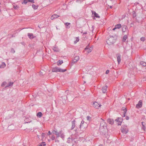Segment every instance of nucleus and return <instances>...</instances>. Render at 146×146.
Wrapping results in <instances>:
<instances>
[{
    "label": "nucleus",
    "mask_w": 146,
    "mask_h": 146,
    "mask_svg": "<svg viewBox=\"0 0 146 146\" xmlns=\"http://www.w3.org/2000/svg\"><path fill=\"white\" fill-rule=\"evenodd\" d=\"M140 64L144 66H146V63L143 62H140Z\"/></svg>",
    "instance_id": "29"
},
{
    "label": "nucleus",
    "mask_w": 146,
    "mask_h": 146,
    "mask_svg": "<svg viewBox=\"0 0 146 146\" xmlns=\"http://www.w3.org/2000/svg\"><path fill=\"white\" fill-rule=\"evenodd\" d=\"M51 134L50 131H49L48 133V134L49 135H50Z\"/></svg>",
    "instance_id": "49"
},
{
    "label": "nucleus",
    "mask_w": 146,
    "mask_h": 146,
    "mask_svg": "<svg viewBox=\"0 0 146 146\" xmlns=\"http://www.w3.org/2000/svg\"><path fill=\"white\" fill-rule=\"evenodd\" d=\"M115 121L117 122L122 121V119L121 117H118L117 119H115Z\"/></svg>",
    "instance_id": "23"
},
{
    "label": "nucleus",
    "mask_w": 146,
    "mask_h": 146,
    "mask_svg": "<svg viewBox=\"0 0 146 146\" xmlns=\"http://www.w3.org/2000/svg\"><path fill=\"white\" fill-rule=\"evenodd\" d=\"M7 82H4L2 84L1 86L2 87L6 85Z\"/></svg>",
    "instance_id": "32"
},
{
    "label": "nucleus",
    "mask_w": 146,
    "mask_h": 146,
    "mask_svg": "<svg viewBox=\"0 0 146 146\" xmlns=\"http://www.w3.org/2000/svg\"><path fill=\"white\" fill-rule=\"evenodd\" d=\"M110 7L111 8L112 7V6H110Z\"/></svg>",
    "instance_id": "57"
},
{
    "label": "nucleus",
    "mask_w": 146,
    "mask_h": 146,
    "mask_svg": "<svg viewBox=\"0 0 146 146\" xmlns=\"http://www.w3.org/2000/svg\"><path fill=\"white\" fill-rule=\"evenodd\" d=\"M122 109L124 111H125V110H127L126 108L123 107L122 108Z\"/></svg>",
    "instance_id": "42"
},
{
    "label": "nucleus",
    "mask_w": 146,
    "mask_h": 146,
    "mask_svg": "<svg viewBox=\"0 0 146 146\" xmlns=\"http://www.w3.org/2000/svg\"><path fill=\"white\" fill-rule=\"evenodd\" d=\"M83 34H87V32H85L83 33Z\"/></svg>",
    "instance_id": "50"
},
{
    "label": "nucleus",
    "mask_w": 146,
    "mask_h": 146,
    "mask_svg": "<svg viewBox=\"0 0 146 146\" xmlns=\"http://www.w3.org/2000/svg\"><path fill=\"white\" fill-rule=\"evenodd\" d=\"M121 132L125 134L127 133L128 131V128L127 126H122L121 128Z\"/></svg>",
    "instance_id": "4"
},
{
    "label": "nucleus",
    "mask_w": 146,
    "mask_h": 146,
    "mask_svg": "<svg viewBox=\"0 0 146 146\" xmlns=\"http://www.w3.org/2000/svg\"><path fill=\"white\" fill-rule=\"evenodd\" d=\"M83 132V131H82L81 132H79L81 134V133H82V132Z\"/></svg>",
    "instance_id": "55"
},
{
    "label": "nucleus",
    "mask_w": 146,
    "mask_h": 146,
    "mask_svg": "<svg viewBox=\"0 0 146 146\" xmlns=\"http://www.w3.org/2000/svg\"><path fill=\"white\" fill-rule=\"evenodd\" d=\"M59 17V16L57 14H54L51 16V20H53L54 19L58 18Z\"/></svg>",
    "instance_id": "14"
},
{
    "label": "nucleus",
    "mask_w": 146,
    "mask_h": 146,
    "mask_svg": "<svg viewBox=\"0 0 146 146\" xmlns=\"http://www.w3.org/2000/svg\"><path fill=\"white\" fill-rule=\"evenodd\" d=\"M142 128L145 130V126L144 125H143Z\"/></svg>",
    "instance_id": "47"
},
{
    "label": "nucleus",
    "mask_w": 146,
    "mask_h": 146,
    "mask_svg": "<svg viewBox=\"0 0 146 146\" xmlns=\"http://www.w3.org/2000/svg\"><path fill=\"white\" fill-rule=\"evenodd\" d=\"M32 7L34 9H37L38 7H36V5H35L34 4H33L32 5Z\"/></svg>",
    "instance_id": "31"
},
{
    "label": "nucleus",
    "mask_w": 146,
    "mask_h": 146,
    "mask_svg": "<svg viewBox=\"0 0 146 146\" xmlns=\"http://www.w3.org/2000/svg\"><path fill=\"white\" fill-rule=\"evenodd\" d=\"M28 0H24L23 1L22 3V4L23 3L25 4H26L28 2Z\"/></svg>",
    "instance_id": "33"
},
{
    "label": "nucleus",
    "mask_w": 146,
    "mask_h": 146,
    "mask_svg": "<svg viewBox=\"0 0 146 146\" xmlns=\"http://www.w3.org/2000/svg\"><path fill=\"white\" fill-rule=\"evenodd\" d=\"M142 101L141 100H140L138 104L136 105V107L137 108H139L142 107Z\"/></svg>",
    "instance_id": "8"
},
{
    "label": "nucleus",
    "mask_w": 146,
    "mask_h": 146,
    "mask_svg": "<svg viewBox=\"0 0 146 146\" xmlns=\"http://www.w3.org/2000/svg\"><path fill=\"white\" fill-rule=\"evenodd\" d=\"M93 105L94 107L97 109H98L101 106V105H100L96 102H94L93 103Z\"/></svg>",
    "instance_id": "9"
},
{
    "label": "nucleus",
    "mask_w": 146,
    "mask_h": 146,
    "mask_svg": "<svg viewBox=\"0 0 146 146\" xmlns=\"http://www.w3.org/2000/svg\"><path fill=\"white\" fill-rule=\"evenodd\" d=\"M66 99H67V96H66Z\"/></svg>",
    "instance_id": "60"
},
{
    "label": "nucleus",
    "mask_w": 146,
    "mask_h": 146,
    "mask_svg": "<svg viewBox=\"0 0 146 146\" xmlns=\"http://www.w3.org/2000/svg\"><path fill=\"white\" fill-rule=\"evenodd\" d=\"M111 1H112L113 0H110Z\"/></svg>",
    "instance_id": "63"
},
{
    "label": "nucleus",
    "mask_w": 146,
    "mask_h": 146,
    "mask_svg": "<svg viewBox=\"0 0 146 146\" xmlns=\"http://www.w3.org/2000/svg\"><path fill=\"white\" fill-rule=\"evenodd\" d=\"M109 70H108L106 71V74H108L109 73Z\"/></svg>",
    "instance_id": "43"
},
{
    "label": "nucleus",
    "mask_w": 146,
    "mask_h": 146,
    "mask_svg": "<svg viewBox=\"0 0 146 146\" xmlns=\"http://www.w3.org/2000/svg\"><path fill=\"white\" fill-rule=\"evenodd\" d=\"M42 137H44V133H42Z\"/></svg>",
    "instance_id": "46"
},
{
    "label": "nucleus",
    "mask_w": 146,
    "mask_h": 146,
    "mask_svg": "<svg viewBox=\"0 0 146 146\" xmlns=\"http://www.w3.org/2000/svg\"><path fill=\"white\" fill-rule=\"evenodd\" d=\"M94 26H92V31H93V29H94Z\"/></svg>",
    "instance_id": "54"
},
{
    "label": "nucleus",
    "mask_w": 146,
    "mask_h": 146,
    "mask_svg": "<svg viewBox=\"0 0 146 146\" xmlns=\"http://www.w3.org/2000/svg\"><path fill=\"white\" fill-rule=\"evenodd\" d=\"M28 36L30 39H32L34 38V36L32 33H28Z\"/></svg>",
    "instance_id": "16"
},
{
    "label": "nucleus",
    "mask_w": 146,
    "mask_h": 146,
    "mask_svg": "<svg viewBox=\"0 0 146 146\" xmlns=\"http://www.w3.org/2000/svg\"><path fill=\"white\" fill-rule=\"evenodd\" d=\"M107 121L108 123L111 125H113L114 122V121L112 119H108Z\"/></svg>",
    "instance_id": "10"
},
{
    "label": "nucleus",
    "mask_w": 146,
    "mask_h": 146,
    "mask_svg": "<svg viewBox=\"0 0 146 146\" xmlns=\"http://www.w3.org/2000/svg\"><path fill=\"white\" fill-rule=\"evenodd\" d=\"M121 25L120 24H117L115 26L116 29L120 28L121 27Z\"/></svg>",
    "instance_id": "24"
},
{
    "label": "nucleus",
    "mask_w": 146,
    "mask_h": 146,
    "mask_svg": "<svg viewBox=\"0 0 146 146\" xmlns=\"http://www.w3.org/2000/svg\"><path fill=\"white\" fill-rule=\"evenodd\" d=\"M127 28V27L126 26L123 25L122 27V31L123 32H124L125 31L126 29Z\"/></svg>",
    "instance_id": "18"
},
{
    "label": "nucleus",
    "mask_w": 146,
    "mask_h": 146,
    "mask_svg": "<svg viewBox=\"0 0 146 146\" xmlns=\"http://www.w3.org/2000/svg\"><path fill=\"white\" fill-rule=\"evenodd\" d=\"M84 83H86V82L85 81H84Z\"/></svg>",
    "instance_id": "61"
},
{
    "label": "nucleus",
    "mask_w": 146,
    "mask_h": 146,
    "mask_svg": "<svg viewBox=\"0 0 146 146\" xmlns=\"http://www.w3.org/2000/svg\"><path fill=\"white\" fill-rule=\"evenodd\" d=\"M116 29V27H115V28H113V29H112V30L113 31H114V30L115 29Z\"/></svg>",
    "instance_id": "53"
},
{
    "label": "nucleus",
    "mask_w": 146,
    "mask_h": 146,
    "mask_svg": "<svg viewBox=\"0 0 146 146\" xmlns=\"http://www.w3.org/2000/svg\"><path fill=\"white\" fill-rule=\"evenodd\" d=\"M11 52L13 53H14L15 52V51L13 48H11Z\"/></svg>",
    "instance_id": "34"
},
{
    "label": "nucleus",
    "mask_w": 146,
    "mask_h": 146,
    "mask_svg": "<svg viewBox=\"0 0 146 146\" xmlns=\"http://www.w3.org/2000/svg\"><path fill=\"white\" fill-rule=\"evenodd\" d=\"M53 50L54 52H59L60 51V50L58 48L57 46L56 45L54 46L53 47Z\"/></svg>",
    "instance_id": "11"
},
{
    "label": "nucleus",
    "mask_w": 146,
    "mask_h": 146,
    "mask_svg": "<svg viewBox=\"0 0 146 146\" xmlns=\"http://www.w3.org/2000/svg\"><path fill=\"white\" fill-rule=\"evenodd\" d=\"M61 131H59V132H57V131L55 130H53L52 131V133L53 134L56 135V137L57 138L60 136V134L61 133Z\"/></svg>",
    "instance_id": "6"
},
{
    "label": "nucleus",
    "mask_w": 146,
    "mask_h": 146,
    "mask_svg": "<svg viewBox=\"0 0 146 146\" xmlns=\"http://www.w3.org/2000/svg\"><path fill=\"white\" fill-rule=\"evenodd\" d=\"M79 40V37L76 38V40L74 42V43L76 44Z\"/></svg>",
    "instance_id": "28"
},
{
    "label": "nucleus",
    "mask_w": 146,
    "mask_h": 146,
    "mask_svg": "<svg viewBox=\"0 0 146 146\" xmlns=\"http://www.w3.org/2000/svg\"><path fill=\"white\" fill-rule=\"evenodd\" d=\"M141 41L144 42L145 40V38L144 37H142L140 38Z\"/></svg>",
    "instance_id": "35"
},
{
    "label": "nucleus",
    "mask_w": 146,
    "mask_h": 146,
    "mask_svg": "<svg viewBox=\"0 0 146 146\" xmlns=\"http://www.w3.org/2000/svg\"><path fill=\"white\" fill-rule=\"evenodd\" d=\"M107 86H103L102 89V91L103 93H106V91L107 89Z\"/></svg>",
    "instance_id": "12"
},
{
    "label": "nucleus",
    "mask_w": 146,
    "mask_h": 146,
    "mask_svg": "<svg viewBox=\"0 0 146 146\" xmlns=\"http://www.w3.org/2000/svg\"><path fill=\"white\" fill-rule=\"evenodd\" d=\"M70 24V23H65V25H66V27H67V26H68Z\"/></svg>",
    "instance_id": "37"
},
{
    "label": "nucleus",
    "mask_w": 146,
    "mask_h": 146,
    "mask_svg": "<svg viewBox=\"0 0 146 146\" xmlns=\"http://www.w3.org/2000/svg\"><path fill=\"white\" fill-rule=\"evenodd\" d=\"M63 63V62L62 60H59L57 62V64L59 66L61 65Z\"/></svg>",
    "instance_id": "22"
},
{
    "label": "nucleus",
    "mask_w": 146,
    "mask_h": 146,
    "mask_svg": "<svg viewBox=\"0 0 146 146\" xmlns=\"http://www.w3.org/2000/svg\"><path fill=\"white\" fill-rule=\"evenodd\" d=\"M37 116L39 117H40L42 116V113L41 112H38L37 114Z\"/></svg>",
    "instance_id": "25"
},
{
    "label": "nucleus",
    "mask_w": 146,
    "mask_h": 146,
    "mask_svg": "<svg viewBox=\"0 0 146 146\" xmlns=\"http://www.w3.org/2000/svg\"><path fill=\"white\" fill-rule=\"evenodd\" d=\"M29 2H30L32 3H35L34 0H28Z\"/></svg>",
    "instance_id": "38"
},
{
    "label": "nucleus",
    "mask_w": 146,
    "mask_h": 146,
    "mask_svg": "<svg viewBox=\"0 0 146 146\" xmlns=\"http://www.w3.org/2000/svg\"><path fill=\"white\" fill-rule=\"evenodd\" d=\"M90 48L89 45H88L85 48V50H87L88 49Z\"/></svg>",
    "instance_id": "36"
},
{
    "label": "nucleus",
    "mask_w": 146,
    "mask_h": 146,
    "mask_svg": "<svg viewBox=\"0 0 146 146\" xmlns=\"http://www.w3.org/2000/svg\"><path fill=\"white\" fill-rule=\"evenodd\" d=\"M92 50V48L91 47H90V48H88L87 50H86L88 53H89V52H91Z\"/></svg>",
    "instance_id": "27"
},
{
    "label": "nucleus",
    "mask_w": 146,
    "mask_h": 146,
    "mask_svg": "<svg viewBox=\"0 0 146 146\" xmlns=\"http://www.w3.org/2000/svg\"><path fill=\"white\" fill-rule=\"evenodd\" d=\"M14 8L15 9H17V8H18V7L17 6H14Z\"/></svg>",
    "instance_id": "48"
},
{
    "label": "nucleus",
    "mask_w": 146,
    "mask_h": 146,
    "mask_svg": "<svg viewBox=\"0 0 146 146\" xmlns=\"http://www.w3.org/2000/svg\"><path fill=\"white\" fill-rule=\"evenodd\" d=\"M143 123H144V122H142L141 123H142V126H143V125H143Z\"/></svg>",
    "instance_id": "56"
},
{
    "label": "nucleus",
    "mask_w": 146,
    "mask_h": 146,
    "mask_svg": "<svg viewBox=\"0 0 146 146\" xmlns=\"http://www.w3.org/2000/svg\"><path fill=\"white\" fill-rule=\"evenodd\" d=\"M87 119L88 120H90L91 119V117H90L89 116H87Z\"/></svg>",
    "instance_id": "41"
},
{
    "label": "nucleus",
    "mask_w": 146,
    "mask_h": 146,
    "mask_svg": "<svg viewBox=\"0 0 146 146\" xmlns=\"http://www.w3.org/2000/svg\"><path fill=\"white\" fill-rule=\"evenodd\" d=\"M69 141L68 140V141H67V142H68V143H69Z\"/></svg>",
    "instance_id": "58"
},
{
    "label": "nucleus",
    "mask_w": 146,
    "mask_h": 146,
    "mask_svg": "<svg viewBox=\"0 0 146 146\" xmlns=\"http://www.w3.org/2000/svg\"><path fill=\"white\" fill-rule=\"evenodd\" d=\"M76 130H77L76 129L75 130V131H76Z\"/></svg>",
    "instance_id": "62"
},
{
    "label": "nucleus",
    "mask_w": 146,
    "mask_h": 146,
    "mask_svg": "<svg viewBox=\"0 0 146 146\" xmlns=\"http://www.w3.org/2000/svg\"><path fill=\"white\" fill-rule=\"evenodd\" d=\"M92 14L94 15L95 17L99 18H100V17L99 16L98 14L96 13L95 11H92Z\"/></svg>",
    "instance_id": "13"
},
{
    "label": "nucleus",
    "mask_w": 146,
    "mask_h": 146,
    "mask_svg": "<svg viewBox=\"0 0 146 146\" xmlns=\"http://www.w3.org/2000/svg\"><path fill=\"white\" fill-rule=\"evenodd\" d=\"M127 110H125V111H124L123 117H125V114L127 112Z\"/></svg>",
    "instance_id": "40"
},
{
    "label": "nucleus",
    "mask_w": 146,
    "mask_h": 146,
    "mask_svg": "<svg viewBox=\"0 0 146 146\" xmlns=\"http://www.w3.org/2000/svg\"><path fill=\"white\" fill-rule=\"evenodd\" d=\"M133 17H135V13L134 12V14H133Z\"/></svg>",
    "instance_id": "52"
},
{
    "label": "nucleus",
    "mask_w": 146,
    "mask_h": 146,
    "mask_svg": "<svg viewBox=\"0 0 146 146\" xmlns=\"http://www.w3.org/2000/svg\"><path fill=\"white\" fill-rule=\"evenodd\" d=\"M102 120L100 123V127L99 128V131L102 133H106L107 130L106 123L102 118Z\"/></svg>",
    "instance_id": "1"
},
{
    "label": "nucleus",
    "mask_w": 146,
    "mask_h": 146,
    "mask_svg": "<svg viewBox=\"0 0 146 146\" xmlns=\"http://www.w3.org/2000/svg\"><path fill=\"white\" fill-rule=\"evenodd\" d=\"M127 38V35H125L122 38V41L123 42H125L126 40V39Z\"/></svg>",
    "instance_id": "19"
},
{
    "label": "nucleus",
    "mask_w": 146,
    "mask_h": 146,
    "mask_svg": "<svg viewBox=\"0 0 146 146\" xmlns=\"http://www.w3.org/2000/svg\"><path fill=\"white\" fill-rule=\"evenodd\" d=\"M85 124H86V123H84V121H82L81 123H80V125L79 127L81 129V127H83L84 125H85Z\"/></svg>",
    "instance_id": "20"
},
{
    "label": "nucleus",
    "mask_w": 146,
    "mask_h": 146,
    "mask_svg": "<svg viewBox=\"0 0 146 146\" xmlns=\"http://www.w3.org/2000/svg\"><path fill=\"white\" fill-rule=\"evenodd\" d=\"M116 41V40L113 36H110V37L107 40V44L109 45L113 44Z\"/></svg>",
    "instance_id": "2"
},
{
    "label": "nucleus",
    "mask_w": 146,
    "mask_h": 146,
    "mask_svg": "<svg viewBox=\"0 0 146 146\" xmlns=\"http://www.w3.org/2000/svg\"><path fill=\"white\" fill-rule=\"evenodd\" d=\"M51 139H52V140H54L55 139V136L54 135H52L51 137Z\"/></svg>",
    "instance_id": "39"
},
{
    "label": "nucleus",
    "mask_w": 146,
    "mask_h": 146,
    "mask_svg": "<svg viewBox=\"0 0 146 146\" xmlns=\"http://www.w3.org/2000/svg\"><path fill=\"white\" fill-rule=\"evenodd\" d=\"M75 120H74L72 122L71 130L73 129L75 127Z\"/></svg>",
    "instance_id": "17"
},
{
    "label": "nucleus",
    "mask_w": 146,
    "mask_h": 146,
    "mask_svg": "<svg viewBox=\"0 0 146 146\" xmlns=\"http://www.w3.org/2000/svg\"><path fill=\"white\" fill-rule=\"evenodd\" d=\"M60 137L64 140V134L62 133V132L61 131V133L60 134Z\"/></svg>",
    "instance_id": "26"
},
{
    "label": "nucleus",
    "mask_w": 146,
    "mask_h": 146,
    "mask_svg": "<svg viewBox=\"0 0 146 146\" xmlns=\"http://www.w3.org/2000/svg\"><path fill=\"white\" fill-rule=\"evenodd\" d=\"M116 56L117 57V60L118 62V64H120L121 60V55L119 53L117 54H116Z\"/></svg>",
    "instance_id": "7"
},
{
    "label": "nucleus",
    "mask_w": 146,
    "mask_h": 146,
    "mask_svg": "<svg viewBox=\"0 0 146 146\" xmlns=\"http://www.w3.org/2000/svg\"><path fill=\"white\" fill-rule=\"evenodd\" d=\"M13 82H10L8 84H7L5 87V88H7L8 87H11L13 86Z\"/></svg>",
    "instance_id": "15"
},
{
    "label": "nucleus",
    "mask_w": 146,
    "mask_h": 146,
    "mask_svg": "<svg viewBox=\"0 0 146 146\" xmlns=\"http://www.w3.org/2000/svg\"><path fill=\"white\" fill-rule=\"evenodd\" d=\"M66 70V69H62L60 68L56 67L52 69V71L54 72H64Z\"/></svg>",
    "instance_id": "3"
},
{
    "label": "nucleus",
    "mask_w": 146,
    "mask_h": 146,
    "mask_svg": "<svg viewBox=\"0 0 146 146\" xmlns=\"http://www.w3.org/2000/svg\"><path fill=\"white\" fill-rule=\"evenodd\" d=\"M46 144L45 142H42L41 143L40 145L39 146H46Z\"/></svg>",
    "instance_id": "30"
},
{
    "label": "nucleus",
    "mask_w": 146,
    "mask_h": 146,
    "mask_svg": "<svg viewBox=\"0 0 146 146\" xmlns=\"http://www.w3.org/2000/svg\"><path fill=\"white\" fill-rule=\"evenodd\" d=\"M79 59V57L78 56H76L75 57L74 59L72 60V62L71 63V65H72L73 64L76 63Z\"/></svg>",
    "instance_id": "5"
},
{
    "label": "nucleus",
    "mask_w": 146,
    "mask_h": 146,
    "mask_svg": "<svg viewBox=\"0 0 146 146\" xmlns=\"http://www.w3.org/2000/svg\"><path fill=\"white\" fill-rule=\"evenodd\" d=\"M68 90H66L65 92V93H68Z\"/></svg>",
    "instance_id": "51"
},
{
    "label": "nucleus",
    "mask_w": 146,
    "mask_h": 146,
    "mask_svg": "<svg viewBox=\"0 0 146 146\" xmlns=\"http://www.w3.org/2000/svg\"><path fill=\"white\" fill-rule=\"evenodd\" d=\"M5 66L6 64L4 62H3L2 63V64L0 65V68H4L5 67Z\"/></svg>",
    "instance_id": "21"
},
{
    "label": "nucleus",
    "mask_w": 146,
    "mask_h": 146,
    "mask_svg": "<svg viewBox=\"0 0 146 146\" xmlns=\"http://www.w3.org/2000/svg\"><path fill=\"white\" fill-rule=\"evenodd\" d=\"M121 122L122 121L118 122V123H117V125H121Z\"/></svg>",
    "instance_id": "44"
},
{
    "label": "nucleus",
    "mask_w": 146,
    "mask_h": 146,
    "mask_svg": "<svg viewBox=\"0 0 146 146\" xmlns=\"http://www.w3.org/2000/svg\"><path fill=\"white\" fill-rule=\"evenodd\" d=\"M99 146H102V145H99Z\"/></svg>",
    "instance_id": "59"
},
{
    "label": "nucleus",
    "mask_w": 146,
    "mask_h": 146,
    "mask_svg": "<svg viewBox=\"0 0 146 146\" xmlns=\"http://www.w3.org/2000/svg\"><path fill=\"white\" fill-rule=\"evenodd\" d=\"M125 119L126 120H128L129 119V117L128 116H126L125 117Z\"/></svg>",
    "instance_id": "45"
}]
</instances>
